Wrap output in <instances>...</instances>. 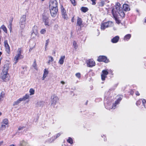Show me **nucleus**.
Returning a JSON list of instances; mask_svg holds the SVG:
<instances>
[{"label":"nucleus","mask_w":146,"mask_h":146,"mask_svg":"<svg viewBox=\"0 0 146 146\" xmlns=\"http://www.w3.org/2000/svg\"><path fill=\"white\" fill-rule=\"evenodd\" d=\"M115 7V8H113L112 13L115 19L116 20L117 17L118 16V15L121 17H124L125 14L120 3H117Z\"/></svg>","instance_id":"obj_1"},{"label":"nucleus","mask_w":146,"mask_h":146,"mask_svg":"<svg viewBox=\"0 0 146 146\" xmlns=\"http://www.w3.org/2000/svg\"><path fill=\"white\" fill-rule=\"evenodd\" d=\"M122 98L121 97H119L117 99L115 102V104L112 105L111 104H107V105L106 106V108L107 109L110 110L112 108L115 109L117 105L119 103V102L121 100Z\"/></svg>","instance_id":"obj_2"},{"label":"nucleus","mask_w":146,"mask_h":146,"mask_svg":"<svg viewBox=\"0 0 146 146\" xmlns=\"http://www.w3.org/2000/svg\"><path fill=\"white\" fill-rule=\"evenodd\" d=\"M1 123V126L0 127V131L3 130L6 127H8V121L7 119H5L3 120Z\"/></svg>","instance_id":"obj_3"},{"label":"nucleus","mask_w":146,"mask_h":146,"mask_svg":"<svg viewBox=\"0 0 146 146\" xmlns=\"http://www.w3.org/2000/svg\"><path fill=\"white\" fill-rule=\"evenodd\" d=\"M26 17L25 15H23L20 19V27L22 29H23L25 27Z\"/></svg>","instance_id":"obj_4"},{"label":"nucleus","mask_w":146,"mask_h":146,"mask_svg":"<svg viewBox=\"0 0 146 146\" xmlns=\"http://www.w3.org/2000/svg\"><path fill=\"white\" fill-rule=\"evenodd\" d=\"M113 25L112 22L111 21H109L102 24L101 25V29L102 30H104L106 28L112 26Z\"/></svg>","instance_id":"obj_5"},{"label":"nucleus","mask_w":146,"mask_h":146,"mask_svg":"<svg viewBox=\"0 0 146 146\" xmlns=\"http://www.w3.org/2000/svg\"><path fill=\"white\" fill-rule=\"evenodd\" d=\"M50 8L51 16L52 17H55L58 11L57 7Z\"/></svg>","instance_id":"obj_6"},{"label":"nucleus","mask_w":146,"mask_h":146,"mask_svg":"<svg viewBox=\"0 0 146 146\" xmlns=\"http://www.w3.org/2000/svg\"><path fill=\"white\" fill-rule=\"evenodd\" d=\"M140 106L141 107L143 106L145 108H146V100L144 99H140L137 101V106Z\"/></svg>","instance_id":"obj_7"},{"label":"nucleus","mask_w":146,"mask_h":146,"mask_svg":"<svg viewBox=\"0 0 146 146\" xmlns=\"http://www.w3.org/2000/svg\"><path fill=\"white\" fill-rule=\"evenodd\" d=\"M87 66L90 67H92L95 65V62L92 59H89L86 61Z\"/></svg>","instance_id":"obj_8"},{"label":"nucleus","mask_w":146,"mask_h":146,"mask_svg":"<svg viewBox=\"0 0 146 146\" xmlns=\"http://www.w3.org/2000/svg\"><path fill=\"white\" fill-rule=\"evenodd\" d=\"M49 7L50 8L57 7V3L56 0H50Z\"/></svg>","instance_id":"obj_9"},{"label":"nucleus","mask_w":146,"mask_h":146,"mask_svg":"<svg viewBox=\"0 0 146 146\" xmlns=\"http://www.w3.org/2000/svg\"><path fill=\"white\" fill-rule=\"evenodd\" d=\"M98 60L99 61L104 62L106 63H107L108 62V60L107 59L106 57L103 56H99Z\"/></svg>","instance_id":"obj_10"},{"label":"nucleus","mask_w":146,"mask_h":146,"mask_svg":"<svg viewBox=\"0 0 146 146\" xmlns=\"http://www.w3.org/2000/svg\"><path fill=\"white\" fill-rule=\"evenodd\" d=\"M1 78L4 80L9 79V74L8 73L2 72L1 76Z\"/></svg>","instance_id":"obj_11"},{"label":"nucleus","mask_w":146,"mask_h":146,"mask_svg":"<svg viewBox=\"0 0 146 146\" xmlns=\"http://www.w3.org/2000/svg\"><path fill=\"white\" fill-rule=\"evenodd\" d=\"M4 44L5 48V50L7 53L9 54L10 52V48L8 44L7 40H5L4 41Z\"/></svg>","instance_id":"obj_12"},{"label":"nucleus","mask_w":146,"mask_h":146,"mask_svg":"<svg viewBox=\"0 0 146 146\" xmlns=\"http://www.w3.org/2000/svg\"><path fill=\"white\" fill-rule=\"evenodd\" d=\"M102 73L101 75L102 79V80H104L106 76L108 74V72L107 70H104L102 71Z\"/></svg>","instance_id":"obj_13"},{"label":"nucleus","mask_w":146,"mask_h":146,"mask_svg":"<svg viewBox=\"0 0 146 146\" xmlns=\"http://www.w3.org/2000/svg\"><path fill=\"white\" fill-rule=\"evenodd\" d=\"M43 22L45 23V25L49 26V21L48 19V16L44 15L43 17Z\"/></svg>","instance_id":"obj_14"},{"label":"nucleus","mask_w":146,"mask_h":146,"mask_svg":"<svg viewBox=\"0 0 146 146\" xmlns=\"http://www.w3.org/2000/svg\"><path fill=\"white\" fill-rule=\"evenodd\" d=\"M52 104H55L58 100V98L54 95L51 97Z\"/></svg>","instance_id":"obj_15"},{"label":"nucleus","mask_w":146,"mask_h":146,"mask_svg":"<svg viewBox=\"0 0 146 146\" xmlns=\"http://www.w3.org/2000/svg\"><path fill=\"white\" fill-rule=\"evenodd\" d=\"M61 10L62 17L64 19H67V16L66 10L64 9V8H62Z\"/></svg>","instance_id":"obj_16"},{"label":"nucleus","mask_w":146,"mask_h":146,"mask_svg":"<svg viewBox=\"0 0 146 146\" xmlns=\"http://www.w3.org/2000/svg\"><path fill=\"white\" fill-rule=\"evenodd\" d=\"M38 34L36 28V27H34L33 28V32L31 34V36L33 37H35Z\"/></svg>","instance_id":"obj_17"},{"label":"nucleus","mask_w":146,"mask_h":146,"mask_svg":"<svg viewBox=\"0 0 146 146\" xmlns=\"http://www.w3.org/2000/svg\"><path fill=\"white\" fill-rule=\"evenodd\" d=\"M23 58V56H21L19 55V54L16 55L14 58V61L15 64H16L18 61V60L22 58Z\"/></svg>","instance_id":"obj_18"},{"label":"nucleus","mask_w":146,"mask_h":146,"mask_svg":"<svg viewBox=\"0 0 146 146\" xmlns=\"http://www.w3.org/2000/svg\"><path fill=\"white\" fill-rule=\"evenodd\" d=\"M9 68V65L8 64L4 65L2 72L8 73V70Z\"/></svg>","instance_id":"obj_19"},{"label":"nucleus","mask_w":146,"mask_h":146,"mask_svg":"<svg viewBox=\"0 0 146 146\" xmlns=\"http://www.w3.org/2000/svg\"><path fill=\"white\" fill-rule=\"evenodd\" d=\"M77 25H78L80 27H81L82 25V21L81 18L78 17L76 23Z\"/></svg>","instance_id":"obj_20"},{"label":"nucleus","mask_w":146,"mask_h":146,"mask_svg":"<svg viewBox=\"0 0 146 146\" xmlns=\"http://www.w3.org/2000/svg\"><path fill=\"white\" fill-rule=\"evenodd\" d=\"M119 39V37L116 36L111 39V42L113 43H116L118 42Z\"/></svg>","instance_id":"obj_21"},{"label":"nucleus","mask_w":146,"mask_h":146,"mask_svg":"<svg viewBox=\"0 0 146 146\" xmlns=\"http://www.w3.org/2000/svg\"><path fill=\"white\" fill-rule=\"evenodd\" d=\"M44 102L43 101H39L37 102L36 106L37 107H40L43 106Z\"/></svg>","instance_id":"obj_22"},{"label":"nucleus","mask_w":146,"mask_h":146,"mask_svg":"<svg viewBox=\"0 0 146 146\" xmlns=\"http://www.w3.org/2000/svg\"><path fill=\"white\" fill-rule=\"evenodd\" d=\"M19 146H29L27 142L23 140L20 141Z\"/></svg>","instance_id":"obj_23"},{"label":"nucleus","mask_w":146,"mask_h":146,"mask_svg":"<svg viewBox=\"0 0 146 146\" xmlns=\"http://www.w3.org/2000/svg\"><path fill=\"white\" fill-rule=\"evenodd\" d=\"M65 58V56H61L59 60L58 61V63L60 64H62L64 63V60Z\"/></svg>","instance_id":"obj_24"},{"label":"nucleus","mask_w":146,"mask_h":146,"mask_svg":"<svg viewBox=\"0 0 146 146\" xmlns=\"http://www.w3.org/2000/svg\"><path fill=\"white\" fill-rule=\"evenodd\" d=\"M22 101V100L21 99V98H20L17 100L15 101L13 104V106H15L17 105H18L19 104L21 101Z\"/></svg>","instance_id":"obj_25"},{"label":"nucleus","mask_w":146,"mask_h":146,"mask_svg":"<svg viewBox=\"0 0 146 146\" xmlns=\"http://www.w3.org/2000/svg\"><path fill=\"white\" fill-rule=\"evenodd\" d=\"M123 7L124 10L125 11H128L130 10L128 5L127 4H123Z\"/></svg>","instance_id":"obj_26"},{"label":"nucleus","mask_w":146,"mask_h":146,"mask_svg":"<svg viewBox=\"0 0 146 146\" xmlns=\"http://www.w3.org/2000/svg\"><path fill=\"white\" fill-rule=\"evenodd\" d=\"M131 35L130 34H128L125 35L124 37V40H125L128 41L130 38Z\"/></svg>","instance_id":"obj_27"},{"label":"nucleus","mask_w":146,"mask_h":146,"mask_svg":"<svg viewBox=\"0 0 146 146\" xmlns=\"http://www.w3.org/2000/svg\"><path fill=\"white\" fill-rule=\"evenodd\" d=\"M48 60L47 62V63L49 65L50 64L51 62H52L54 60V59L52 57L50 56H48Z\"/></svg>","instance_id":"obj_28"},{"label":"nucleus","mask_w":146,"mask_h":146,"mask_svg":"<svg viewBox=\"0 0 146 146\" xmlns=\"http://www.w3.org/2000/svg\"><path fill=\"white\" fill-rule=\"evenodd\" d=\"M29 95L26 94L22 98H21L22 100V101H23L29 99Z\"/></svg>","instance_id":"obj_29"},{"label":"nucleus","mask_w":146,"mask_h":146,"mask_svg":"<svg viewBox=\"0 0 146 146\" xmlns=\"http://www.w3.org/2000/svg\"><path fill=\"white\" fill-rule=\"evenodd\" d=\"M81 9L82 11L84 13L87 11L88 10V9L87 8L84 7H82L81 8Z\"/></svg>","instance_id":"obj_30"},{"label":"nucleus","mask_w":146,"mask_h":146,"mask_svg":"<svg viewBox=\"0 0 146 146\" xmlns=\"http://www.w3.org/2000/svg\"><path fill=\"white\" fill-rule=\"evenodd\" d=\"M73 45L75 49H76L78 47L76 42L75 41H74L73 42Z\"/></svg>","instance_id":"obj_31"},{"label":"nucleus","mask_w":146,"mask_h":146,"mask_svg":"<svg viewBox=\"0 0 146 146\" xmlns=\"http://www.w3.org/2000/svg\"><path fill=\"white\" fill-rule=\"evenodd\" d=\"M22 51V50L21 48H19L18 49L17 51V54H19V55L21 56H23L21 54V52Z\"/></svg>","instance_id":"obj_32"},{"label":"nucleus","mask_w":146,"mask_h":146,"mask_svg":"<svg viewBox=\"0 0 146 146\" xmlns=\"http://www.w3.org/2000/svg\"><path fill=\"white\" fill-rule=\"evenodd\" d=\"M36 60H35L34 61V62H33V66L34 68L36 69V70H37L38 69L37 68V65L36 64Z\"/></svg>","instance_id":"obj_33"},{"label":"nucleus","mask_w":146,"mask_h":146,"mask_svg":"<svg viewBox=\"0 0 146 146\" xmlns=\"http://www.w3.org/2000/svg\"><path fill=\"white\" fill-rule=\"evenodd\" d=\"M48 73V71L47 70L45 69L44 70V74L43 75H45V76H47Z\"/></svg>","instance_id":"obj_34"},{"label":"nucleus","mask_w":146,"mask_h":146,"mask_svg":"<svg viewBox=\"0 0 146 146\" xmlns=\"http://www.w3.org/2000/svg\"><path fill=\"white\" fill-rule=\"evenodd\" d=\"M105 3V0H102V1L99 3L100 6H103L104 5Z\"/></svg>","instance_id":"obj_35"},{"label":"nucleus","mask_w":146,"mask_h":146,"mask_svg":"<svg viewBox=\"0 0 146 146\" xmlns=\"http://www.w3.org/2000/svg\"><path fill=\"white\" fill-rule=\"evenodd\" d=\"M1 28L4 32L5 33H7V30L6 27L4 25H3L1 26Z\"/></svg>","instance_id":"obj_36"},{"label":"nucleus","mask_w":146,"mask_h":146,"mask_svg":"<svg viewBox=\"0 0 146 146\" xmlns=\"http://www.w3.org/2000/svg\"><path fill=\"white\" fill-rule=\"evenodd\" d=\"M29 92L30 93V95H33L34 94L35 90L33 89L32 88H31Z\"/></svg>","instance_id":"obj_37"},{"label":"nucleus","mask_w":146,"mask_h":146,"mask_svg":"<svg viewBox=\"0 0 146 146\" xmlns=\"http://www.w3.org/2000/svg\"><path fill=\"white\" fill-rule=\"evenodd\" d=\"M67 141L68 143H70L71 144H72L73 143L72 139L70 137L67 140Z\"/></svg>","instance_id":"obj_38"},{"label":"nucleus","mask_w":146,"mask_h":146,"mask_svg":"<svg viewBox=\"0 0 146 146\" xmlns=\"http://www.w3.org/2000/svg\"><path fill=\"white\" fill-rule=\"evenodd\" d=\"M46 31L45 29H42L40 31V33L41 34H43L46 33Z\"/></svg>","instance_id":"obj_39"},{"label":"nucleus","mask_w":146,"mask_h":146,"mask_svg":"<svg viewBox=\"0 0 146 146\" xmlns=\"http://www.w3.org/2000/svg\"><path fill=\"white\" fill-rule=\"evenodd\" d=\"M76 76L78 78H80L81 77V74L80 73H77L76 74Z\"/></svg>","instance_id":"obj_40"},{"label":"nucleus","mask_w":146,"mask_h":146,"mask_svg":"<svg viewBox=\"0 0 146 146\" xmlns=\"http://www.w3.org/2000/svg\"><path fill=\"white\" fill-rule=\"evenodd\" d=\"M8 27L9 28L10 31H11L12 29V23L11 22H10L9 23V24L8 25Z\"/></svg>","instance_id":"obj_41"},{"label":"nucleus","mask_w":146,"mask_h":146,"mask_svg":"<svg viewBox=\"0 0 146 146\" xmlns=\"http://www.w3.org/2000/svg\"><path fill=\"white\" fill-rule=\"evenodd\" d=\"M72 4L74 5H76V3L75 2V0H70Z\"/></svg>","instance_id":"obj_42"},{"label":"nucleus","mask_w":146,"mask_h":146,"mask_svg":"<svg viewBox=\"0 0 146 146\" xmlns=\"http://www.w3.org/2000/svg\"><path fill=\"white\" fill-rule=\"evenodd\" d=\"M92 2V4L93 5H95L96 4V0H90Z\"/></svg>","instance_id":"obj_43"},{"label":"nucleus","mask_w":146,"mask_h":146,"mask_svg":"<svg viewBox=\"0 0 146 146\" xmlns=\"http://www.w3.org/2000/svg\"><path fill=\"white\" fill-rule=\"evenodd\" d=\"M48 43H49V40H46V45H45V46H46V47L48 45Z\"/></svg>","instance_id":"obj_44"},{"label":"nucleus","mask_w":146,"mask_h":146,"mask_svg":"<svg viewBox=\"0 0 146 146\" xmlns=\"http://www.w3.org/2000/svg\"><path fill=\"white\" fill-rule=\"evenodd\" d=\"M24 128V127H19L18 128V130H21L23 129Z\"/></svg>","instance_id":"obj_45"},{"label":"nucleus","mask_w":146,"mask_h":146,"mask_svg":"<svg viewBox=\"0 0 146 146\" xmlns=\"http://www.w3.org/2000/svg\"><path fill=\"white\" fill-rule=\"evenodd\" d=\"M46 76H45L44 75H43V77L42 78V80H44L45 78L46 77Z\"/></svg>","instance_id":"obj_46"},{"label":"nucleus","mask_w":146,"mask_h":146,"mask_svg":"<svg viewBox=\"0 0 146 146\" xmlns=\"http://www.w3.org/2000/svg\"><path fill=\"white\" fill-rule=\"evenodd\" d=\"M60 133H58L56 135V138H57L58 137H59L60 135Z\"/></svg>","instance_id":"obj_47"},{"label":"nucleus","mask_w":146,"mask_h":146,"mask_svg":"<svg viewBox=\"0 0 146 146\" xmlns=\"http://www.w3.org/2000/svg\"><path fill=\"white\" fill-rule=\"evenodd\" d=\"M3 143V141H0V146Z\"/></svg>","instance_id":"obj_48"},{"label":"nucleus","mask_w":146,"mask_h":146,"mask_svg":"<svg viewBox=\"0 0 146 146\" xmlns=\"http://www.w3.org/2000/svg\"><path fill=\"white\" fill-rule=\"evenodd\" d=\"M74 17H73L71 20V21L72 22H74Z\"/></svg>","instance_id":"obj_49"},{"label":"nucleus","mask_w":146,"mask_h":146,"mask_svg":"<svg viewBox=\"0 0 146 146\" xmlns=\"http://www.w3.org/2000/svg\"><path fill=\"white\" fill-rule=\"evenodd\" d=\"M61 83L63 84H65V82L63 81H61Z\"/></svg>","instance_id":"obj_50"},{"label":"nucleus","mask_w":146,"mask_h":146,"mask_svg":"<svg viewBox=\"0 0 146 146\" xmlns=\"http://www.w3.org/2000/svg\"><path fill=\"white\" fill-rule=\"evenodd\" d=\"M137 13H139V15H140V13H139V11H138V10H137Z\"/></svg>","instance_id":"obj_51"},{"label":"nucleus","mask_w":146,"mask_h":146,"mask_svg":"<svg viewBox=\"0 0 146 146\" xmlns=\"http://www.w3.org/2000/svg\"><path fill=\"white\" fill-rule=\"evenodd\" d=\"M98 35H99V32H98Z\"/></svg>","instance_id":"obj_52"},{"label":"nucleus","mask_w":146,"mask_h":146,"mask_svg":"<svg viewBox=\"0 0 146 146\" xmlns=\"http://www.w3.org/2000/svg\"><path fill=\"white\" fill-rule=\"evenodd\" d=\"M2 53L1 52H0V56H1V55L2 54Z\"/></svg>","instance_id":"obj_53"},{"label":"nucleus","mask_w":146,"mask_h":146,"mask_svg":"<svg viewBox=\"0 0 146 146\" xmlns=\"http://www.w3.org/2000/svg\"><path fill=\"white\" fill-rule=\"evenodd\" d=\"M32 50V48H30L29 50V51H31V50Z\"/></svg>","instance_id":"obj_54"},{"label":"nucleus","mask_w":146,"mask_h":146,"mask_svg":"<svg viewBox=\"0 0 146 146\" xmlns=\"http://www.w3.org/2000/svg\"><path fill=\"white\" fill-rule=\"evenodd\" d=\"M9 146H14V145H11Z\"/></svg>","instance_id":"obj_55"},{"label":"nucleus","mask_w":146,"mask_h":146,"mask_svg":"<svg viewBox=\"0 0 146 146\" xmlns=\"http://www.w3.org/2000/svg\"><path fill=\"white\" fill-rule=\"evenodd\" d=\"M2 114V113L0 112V116Z\"/></svg>","instance_id":"obj_56"},{"label":"nucleus","mask_w":146,"mask_h":146,"mask_svg":"<svg viewBox=\"0 0 146 146\" xmlns=\"http://www.w3.org/2000/svg\"><path fill=\"white\" fill-rule=\"evenodd\" d=\"M137 96H138L139 95V94L138 93V92H137Z\"/></svg>","instance_id":"obj_57"},{"label":"nucleus","mask_w":146,"mask_h":146,"mask_svg":"<svg viewBox=\"0 0 146 146\" xmlns=\"http://www.w3.org/2000/svg\"><path fill=\"white\" fill-rule=\"evenodd\" d=\"M46 47H47V46L46 47V46H45V50H46Z\"/></svg>","instance_id":"obj_58"},{"label":"nucleus","mask_w":146,"mask_h":146,"mask_svg":"<svg viewBox=\"0 0 146 146\" xmlns=\"http://www.w3.org/2000/svg\"><path fill=\"white\" fill-rule=\"evenodd\" d=\"M44 1V0H42V1Z\"/></svg>","instance_id":"obj_59"},{"label":"nucleus","mask_w":146,"mask_h":146,"mask_svg":"<svg viewBox=\"0 0 146 146\" xmlns=\"http://www.w3.org/2000/svg\"><path fill=\"white\" fill-rule=\"evenodd\" d=\"M54 54H55V52H54Z\"/></svg>","instance_id":"obj_60"},{"label":"nucleus","mask_w":146,"mask_h":146,"mask_svg":"<svg viewBox=\"0 0 146 146\" xmlns=\"http://www.w3.org/2000/svg\"><path fill=\"white\" fill-rule=\"evenodd\" d=\"M136 95H137V93H135Z\"/></svg>","instance_id":"obj_61"},{"label":"nucleus","mask_w":146,"mask_h":146,"mask_svg":"<svg viewBox=\"0 0 146 146\" xmlns=\"http://www.w3.org/2000/svg\"><path fill=\"white\" fill-rule=\"evenodd\" d=\"M22 74H24V72H23V73H22Z\"/></svg>","instance_id":"obj_62"},{"label":"nucleus","mask_w":146,"mask_h":146,"mask_svg":"<svg viewBox=\"0 0 146 146\" xmlns=\"http://www.w3.org/2000/svg\"><path fill=\"white\" fill-rule=\"evenodd\" d=\"M136 104H137V103H136Z\"/></svg>","instance_id":"obj_63"}]
</instances>
